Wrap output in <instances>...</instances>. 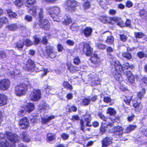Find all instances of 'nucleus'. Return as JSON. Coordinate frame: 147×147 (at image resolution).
<instances>
[{
    "label": "nucleus",
    "mask_w": 147,
    "mask_h": 147,
    "mask_svg": "<svg viewBox=\"0 0 147 147\" xmlns=\"http://www.w3.org/2000/svg\"><path fill=\"white\" fill-rule=\"evenodd\" d=\"M103 101L105 103H108L112 101L111 98L109 96H105L103 98Z\"/></svg>",
    "instance_id": "69168bd1"
},
{
    "label": "nucleus",
    "mask_w": 147,
    "mask_h": 147,
    "mask_svg": "<svg viewBox=\"0 0 147 147\" xmlns=\"http://www.w3.org/2000/svg\"><path fill=\"white\" fill-rule=\"evenodd\" d=\"M49 15L54 21L59 22V19L58 15L60 12L59 8L57 6H53L50 7L49 9Z\"/></svg>",
    "instance_id": "423d86ee"
},
{
    "label": "nucleus",
    "mask_w": 147,
    "mask_h": 147,
    "mask_svg": "<svg viewBox=\"0 0 147 147\" xmlns=\"http://www.w3.org/2000/svg\"><path fill=\"white\" fill-rule=\"evenodd\" d=\"M24 0H15L13 2V4L18 8H21L24 4Z\"/></svg>",
    "instance_id": "4c0bfd02"
},
{
    "label": "nucleus",
    "mask_w": 147,
    "mask_h": 147,
    "mask_svg": "<svg viewBox=\"0 0 147 147\" xmlns=\"http://www.w3.org/2000/svg\"><path fill=\"white\" fill-rule=\"evenodd\" d=\"M70 28L72 32H78L79 30L80 26L77 23L74 22L71 24Z\"/></svg>",
    "instance_id": "473e14b6"
},
{
    "label": "nucleus",
    "mask_w": 147,
    "mask_h": 147,
    "mask_svg": "<svg viewBox=\"0 0 147 147\" xmlns=\"http://www.w3.org/2000/svg\"><path fill=\"white\" fill-rule=\"evenodd\" d=\"M57 49L59 52H61L63 49V47L61 44H58L57 45Z\"/></svg>",
    "instance_id": "338daca9"
},
{
    "label": "nucleus",
    "mask_w": 147,
    "mask_h": 147,
    "mask_svg": "<svg viewBox=\"0 0 147 147\" xmlns=\"http://www.w3.org/2000/svg\"><path fill=\"white\" fill-rule=\"evenodd\" d=\"M8 19L5 17H2L0 18V23L3 25L8 23Z\"/></svg>",
    "instance_id": "864d4df0"
},
{
    "label": "nucleus",
    "mask_w": 147,
    "mask_h": 147,
    "mask_svg": "<svg viewBox=\"0 0 147 147\" xmlns=\"http://www.w3.org/2000/svg\"><path fill=\"white\" fill-rule=\"evenodd\" d=\"M97 48L100 50H104L105 49L106 45L104 44L100 43H97L96 44Z\"/></svg>",
    "instance_id": "09e8293b"
},
{
    "label": "nucleus",
    "mask_w": 147,
    "mask_h": 147,
    "mask_svg": "<svg viewBox=\"0 0 147 147\" xmlns=\"http://www.w3.org/2000/svg\"><path fill=\"white\" fill-rule=\"evenodd\" d=\"M137 127V126L136 125H129L125 128V131L127 133H129L131 131L135 130Z\"/></svg>",
    "instance_id": "cd10ccee"
},
{
    "label": "nucleus",
    "mask_w": 147,
    "mask_h": 147,
    "mask_svg": "<svg viewBox=\"0 0 147 147\" xmlns=\"http://www.w3.org/2000/svg\"><path fill=\"white\" fill-rule=\"evenodd\" d=\"M26 107L27 109L26 111L28 113L32 111L35 108L34 104L32 102L28 103L26 106Z\"/></svg>",
    "instance_id": "c756f323"
},
{
    "label": "nucleus",
    "mask_w": 147,
    "mask_h": 147,
    "mask_svg": "<svg viewBox=\"0 0 147 147\" xmlns=\"http://www.w3.org/2000/svg\"><path fill=\"white\" fill-rule=\"evenodd\" d=\"M90 56L89 60L92 64L96 65L100 61V59L97 54L94 53L93 55H91Z\"/></svg>",
    "instance_id": "412c9836"
},
{
    "label": "nucleus",
    "mask_w": 147,
    "mask_h": 147,
    "mask_svg": "<svg viewBox=\"0 0 147 147\" xmlns=\"http://www.w3.org/2000/svg\"><path fill=\"white\" fill-rule=\"evenodd\" d=\"M84 119V121L86 122V125L88 127H91L92 125L90 124L91 121L92 120L91 114L86 113L82 115Z\"/></svg>",
    "instance_id": "6ab92c4d"
},
{
    "label": "nucleus",
    "mask_w": 147,
    "mask_h": 147,
    "mask_svg": "<svg viewBox=\"0 0 147 147\" xmlns=\"http://www.w3.org/2000/svg\"><path fill=\"white\" fill-rule=\"evenodd\" d=\"M80 129L83 132H84V121L82 119H81L80 120Z\"/></svg>",
    "instance_id": "052dcab7"
},
{
    "label": "nucleus",
    "mask_w": 147,
    "mask_h": 147,
    "mask_svg": "<svg viewBox=\"0 0 147 147\" xmlns=\"http://www.w3.org/2000/svg\"><path fill=\"white\" fill-rule=\"evenodd\" d=\"M28 89V85L21 83L15 86L14 94L18 96H23L26 94Z\"/></svg>",
    "instance_id": "7ed1b4c3"
},
{
    "label": "nucleus",
    "mask_w": 147,
    "mask_h": 147,
    "mask_svg": "<svg viewBox=\"0 0 147 147\" xmlns=\"http://www.w3.org/2000/svg\"><path fill=\"white\" fill-rule=\"evenodd\" d=\"M122 56L123 58L127 60H129L132 58L131 54L128 51L122 53Z\"/></svg>",
    "instance_id": "72a5a7b5"
},
{
    "label": "nucleus",
    "mask_w": 147,
    "mask_h": 147,
    "mask_svg": "<svg viewBox=\"0 0 147 147\" xmlns=\"http://www.w3.org/2000/svg\"><path fill=\"white\" fill-rule=\"evenodd\" d=\"M107 113L110 115H114L116 114V112L113 108L109 107L107 110Z\"/></svg>",
    "instance_id": "a19ab883"
},
{
    "label": "nucleus",
    "mask_w": 147,
    "mask_h": 147,
    "mask_svg": "<svg viewBox=\"0 0 147 147\" xmlns=\"http://www.w3.org/2000/svg\"><path fill=\"white\" fill-rule=\"evenodd\" d=\"M125 74L127 78V82L129 84H132L135 83V76L132 74L131 71H126Z\"/></svg>",
    "instance_id": "a211bd4d"
},
{
    "label": "nucleus",
    "mask_w": 147,
    "mask_h": 147,
    "mask_svg": "<svg viewBox=\"0 0 147 147\" xmlns=\"http://www.w3.org/2000/svg\"><path fill=\"white\" fill-rule=\"evenodd\" d=\"M113 130V134L119 137L120 141H125L128 140L127 138L122 136L123 129L121 126L117 125L114 126Z\"/></svg>",
    "instance_id": "6e6552de"
},
{
    "label": "nucleus",
    "mask_w": 147,
    "mask_h": 147,
    "mask_svg": "<svg viewBox=\"0 0 147 147\" xmlns=\"http://www.w3.org/2000/svg\"><path fill=\"white\" fill-rule=\"evenodd\" d=\"M134 34L136 38H142L144 36V34L141 32H135Z\"/></svg>",
    "instance_id": "8fccbe9b"
},
{
    "label": "nucleus",
    "mask_w": 147,
    "mask_h": 147,
    "mask_svg": "<svg viewBox=\"0 0 147 147\" xmlns=\"http://www.w3.org/2000/svg\"><path fill=\"white\" fill-rule=\"evenodd\" d=\"M104 124L102 123L99 128L100 132L102 134L106 132L107 130V126H104Z\"/></svg>",
    "instance_id": "a18cd8bd"
},
{
    "label": "nucleus",
    "mask_w": 147,
    "mask_h": 147,
    "mask_svg": "<svg viewBox=\"0 0 147 147\" xmlns=\"http://www.w3.org/2000/svg\"><path fill=\"white\" fill-rule=\"evenodd\" d=\"M8 100L7 96L3 94L0 93V106L6 105Z\"/></svg>",
    "instance_id": "4be33fe9"
},
{
    "label": "nucleus",
    "mask_w": 147,
    "mask_h": 147,
    "mask_svg": "<svg viewBox=\"0 0 147 147\" xmlns=\"http://www.w3.org/2000/svg\"><path fill=\"white\" fill-rule=\"evenodd\" d=\"M135 117L134 115L132 114L131 115L128 116L127 117V120L129 122H131L134 120Z\"/></svg>",
    "instance_id": "0e129e2a"
},
{
    "label": "nucleus",
    "mask_w": 147,
    "mask_h": 147,
    "mask_svg": "<svg viewBox=\"0 0 147 147\" xmlns=\"http://www.w3.org/2000/svg\"><path fill=\"white\" fill-rule=\"evenodd\" d=\"M30 100L33 101H37L40 100L41 97V91L40 90L34 89L29 95Z\"/></svg>",
    "instance_id": "0eeeda50"
},
{
    "label": "nucleus",
    "mask_w": 147,
    "mask_h": 147,
    "mask_svg": "<svg viewBox=\"0 0 147 147\" xmlns=\"http://www.w3.org/2000/svg\"><path fill=\"white\" fill-rule=\"evenodd\" d=\"M5 134L7 139L12 143H9L6 140L4 142H0V147H15V144L19 141V136L9 131L6 132Z\"/></svg>",
    "instance_id": "f03ea898"
},
{
    "label": "nucleus",
    "mask_w": 147,
    "mask_h": 147,
    "mask_svg": "<svg viewBox=\"0 0 147 147\" xmlns=\"http://www.w3.org/2000/svg\"><path fill=\"white\" fill-rule=\"evenodd\" d=\"M146 92V90L145 88H143L141 89V91H140L138 92L137 93V96L138 97L139 99H140L141 100L142 98Z\"/></svg>",
    "instance_id": "79ce46f5"
},
{
    "label": "nucleus",
    "mask_w": 147,
    "mask_h": 147,
    "mask_svg": "<svg viewBox=\"0 0 147 147\" xmlns=\"http://www.w3.org/2000/svg\"><path fill=\"white\" fill-rule=\"evenodd\" d=\"M90 1H85L83 4V7L84 9H86L90 8Z\"/></svg>",
    "instance_id": "bf43d9fd"
},
{
    "label": "nucleus",
    "mask_w": 147,
    "mask_h": 147,
    "mask_svg": "<svg viewBox=\"0 0 147 147\" xmlns=\"http://www.w3.org/2000/svg\"><path fill=\"white\" fill-rule=\"evenodd\" d=\"M137 55V56L140 59L146 58L147 57V54L146 53H145L144 52L142 51H139L138 52Z\"/></svg>",
    "instance_id": "de8ad7c7"
},
{
    "label": "nucleus",
    "mask_w": 147,
    "mask_h": 147,
    "mask_svg": "<svg viewBox=\"0 0 147 147\" xmlns=\"http://www.w3.org/2000/svg\"><path fill=\"white\" fill-rule=\"evenodd\" d=\"M11 82L8 79H3L0 80V90L5 91L10 87Z\"/></svg>",
    "instance_id": "ddd939ff"
},
{
    "label": "nucleus",
    "mask_w": 147,
    "mask_h": 147,
    "mask_svg": "<svg viewBox=\"0 0 147 147\" xmlns=\"http://www.w3.org/2000/svg\"><path fill=\"white\" fill-rule=\"evenodd\" d=\"M40 10V12L38 13V16L39 18V20L42 19L43 18V10L42 8H38Z\"/></svg>",
    "instance_id": "680f3d73"
},
{
    "label": "nucleus",
    "mask_w": 147,
    "mask_h": 147,
    "mask_svg": "<svg viewBox=\"0 0 147 147\" xmlns=\"http://www.w3.org/2000/svg\"><path fill=\"white\" fill-rule=\"evenodd\" d=\"M91 100L90 98L85 97L82 100L81 105L84 106H86L90 104Z\"/></svg>",
    "instance_id": "f704fd0d"
},
{
    "label": "nucleus",
    "mask_w": 147,
    "mask_h": 147,
    "mask_svg": "<svg viewBox=\"0 0 147 147\" xmlns=\"http://www.w3.org/2000/svg\"><path fill=\"white\" fill-rule=\"evenodd\" d=\"M32 7L29 9L28 12L30 13L33 16H35L36 14V10L37 7L36 6H32Z\"/></svg>",
    "instance_id": "c03bdc74"
},
{
    "label": "nucleus",
    "mask_w": 147,
    "mask_h": 147,
    "mask_svg": "<svg viewBox=\"0 0 147 147\" xmlns=\"http://www.w3.org/2000/svg\"><path fill=\"white\" fill-rule=\"evenodd\" d=\"M6 28L8 30L14 32L18 28V25L17 24H11L7 25Z\"/></svg>",
    "instance_id": "a878e982"
},
{
    "label": "nucleus",
    "mask_w": 147,
    "mask_h": 147,
    "mask_svg": "<svg viewBox=\"0 0 147 147\" xmlns=\"http://www.w3.org/2000/svg\"><path fill=\"white\" fill-rule=\"evenodd\" d=\"M25 45L27 47H29L33 45V42L29 39H26L25 41Z\"/></svg>",
    "instance_id": "6e6d98bb"
},
{
    "label": "nucleus",
    "mask_w": 147,
    "mask_h": 147,
    "mask_svg": "<svg viewBox=\"0 0 147 147\" xmlns=\"http://www.w3.org/2000/svg\"><path fill=\"white\" fill-rule=\"evenodd\" d=\"M114 68L115 72L113 74V77L116 80L120 82L123 80L122 74L124 73V71L129 69H132L134 66L127 62H125L121 65L119 61L117 60L114 62Z\"/></svg>",
    "instance_id": "f257e3e1"
},
{
    "label": "nucleus",
    "mask_w": 147,
    "mask_h": 147,
    "mask_svg": "<svg viewBox=\"0 0 147 147\" xmlns=\"http://www.w3.org/2000/svg\"><path fill=\"white\" fill-rule=\"evenodd\" d=\"M141 133L143 135L147 138V128L142 129L141 131Z\"/></svg>",
    "instance_id": "774afa93"
},
{
    "label": "nucleus",
    "mask_w": 147,
    "mask_h": 147,
    "mask_svg": "<svg viewBox=\"0 0 147 147\" xmlns=\"http://www.w3.org/2000/svg\"><path fill=\"white\" fill-rule=\"evenodd\" d=\"M80 4V3L75 0H66L65 3L66 9L71 13L75 11L76 7Z\"/></svg>",
    "instance_id": "39448f33"
},
{
    "label": "nucleus",
    "mask_w": 147,
    "mask_h": 147,
    "mask_svg": "<svg viewBox=\"0 0 147 147\" xmlns=\"http://www.w3.org/2000/svg\"><path fill=\"white\" fill-rule=\"evenodd\" d=\"M109 32L111 35L112 32H109V31H106L102 33V34H104L106 32ZM114 42V38L113 36L111 35L107 36V38L105 40V43L108 45H111L113 44Z\"/></svg>",
    "instance_id": "aec40b11"
},
{
    "label": "nucleus",
    "mask_w": 147,
    "mask_h": 147,
    "mask_svg": "<svg viewBox=\"0 0 147 147\" xmlns=\"http://www.w3.org/2000/svg\"><path fill=\"white\" fill-rule=\"evenodd\" d=\"M54 48L50 45L46 46L45 47V51H43L42 55L44 57H48L52 59L55 58L57 56V52L55 51Z\"/></svg>",
    "instance_id": "20e7f679"
},
{
    "label": "nucleus",
    "mask_w": 147,
    "mask_h": 147,
    "mask_svg": "<svg viewBox=\"0 0 147 147\" xmlns=\"http://www.w3.org/2000/svg\"><path fill=\"white\" fill-rule=\"evenodd\" d=\"M73 63L77 65H78L81 62L80 60L79 57L75 56L73 59Z\"/></svg>",
    "instance_id": "603ef678"
},
{
    "label": "nucleus",
    "mask_w": 147,
    "mask_h": 147,
    "mask_svg": "<svg viewBox=\"0 0 147 147\" xmlns=\"http://www.w3.org/2000/svg\"><path fill=\"white\" fill-rule=\"evenodd\" d=\"M18 125L22 129H27L29 127L30 124L28 118L24 117L20 119L18 121Z\"/></svg>",
    "instance_id": "9b49d317"
},
{
    "label": "nucleus",
    "mask_w": 147,
    "mask_h": 147,
    "mask_svg": "<svg viewBox=\"0 0 147 147\" xmlns=\"http://www.w3.org/2000/svg\"><path fill=\"white\" fill-rule=\"evenodd\" d=\"M119 36L120 39L121 41L125 42L127 41V37L124 34H120Z\"/></svg>",
    "instance_id": "5fc2aeb1"
},
{
    "label": "nucleus",
    "mask_w": 147,
    "mask_h": 147,
    "mask_svg": "<svg viewBox=\"0 0 147 147\" xmlns=\"http://www.w3.org/2000/svg\"><path fill=\"white\" fill-rule=\"evenodd\" d=\"M107 55L108 56L112 57V53L113 51V49L110 46H108L106 48Z\"/></svg>",
    "instance_id": "37998d69"
},
{
    "label": "nucleus",
    "mask_w": 147,
    "mask_h": 147,
    "mask_svg": "<svg viewBox=\"0 0 147 147\" xmlns=\"http://www.w3.org/2000/svg\"><path fill=\"white\" fill-rule=\"evenodd\" d=\"M62 86L67 90H71L73 89L72 86L69 84L67 81H63L62 84Z\"/></svg>",
    "instance_id": "58836bf2"
},
{
    "label": "nucleus",
    "mask_w": 147,
    "mask_h": 147,
    "mask_svg": "<svg viewBox=\"0 0 147 147\" xmlns=\"http://www.w3.org/2000/svg\"><path fill=\"white\" fill-rule=\"evenodd\" d=\"M77 108L75 105H72L68 109V111L69 112H76L77 111Z\"/></svg>",
    "instance_id": "e2e57ef3"
},
{
    "label": "nucleus",
    "mask_w": 147,
    "mask_h": 147,
    "mask_svg": "<svg viewBox=\"0 0 147 147\" xmlns=\"http://www.w3.org/2000/svg\"><path fill=\"white\" fill-rule=\"evenodd\" d=\"M65 65L67 70L71 73H75L78 70V67L74 65L70 62H67Z\"/></svg>",
    "instance_id": "f3484780"
},
{
    "label": "nucleus",
    "mask_w": 147,
    "mask_h": 147,
    "mask_svg": "<svg viewBox=\"0 0 147 147\" xmlns=\"http://www.w3.org/2000/svg\"><path fill=\"white\" fill-rule=\"evenodd\" d=\"M15 47L17 48L18 49H22L24 46V42L20 40L15 43Z\"/></svg>",
    "instance_id": "e433bc0d"
},
{
    "label": "nucleus",
    "mask_w": 147,
    "mask_h": 147,
    "mask_svg": "<svg viewBox=\"0 0 147 147\" xmlns=\"http://www.w3.org/2000/svg\"><path fill=\"white\" fill-rule=\"evenodd\" d=\"M139 16L142 19L147 17V11L144 9H140L138 12Z\"/></svg>",
    "instance_id": "c85d7f7f"
},
{
    "label": "nucleus",
    "mask_w": 147,
    "mask_h": 147,
    "mask_svg": "<svg viewBox=\"0 0 147 147\" xmlns=\"http://www.w3.org/2000/svg\"><path fill=\"white\" fill-rule=\"evenodd\" d=\"M39 26L42 30L48 31L50 29V24L47 19L39 20Z\"/></svg>",
    "instance_id": "f8f14e48"
},
{
    "label": "nucleus",
    "mask_w": 147,
    "mask_h": 147,
    "mask_svg": "<svg viewBox=\"0 0 147 147\" xmlns=\"http://www.w3.org/2000/svg\"><path fill=\"white\" fill-rule=\"evenodd\" d=\"M35 0H26V6L27 7H30L33 6L36 3Z\"/></svg>",
    "instance_id": "ea45409f"
},
{
    "label": "nucleus",
    "mask_w": 147,
    "mask_h": 147,
    "mask_svg": "<svg viewBox=\"0 0 147 147\" xmlns=\"http://www.w3.org/2000/svg\"><path fill=\"white\" fill-rule=\"evenodd\" d=\"M20 136L22 141L24 142H28L30 141V138L29 137L27 132L25 131H23Z\"/></svg>",
    "instance_id": "b1692460"
},
{
    "label": "nucleus",
    "mask_w": 147,
    "mask_h": 147,
    "mask_svg": "<svg viewBox=\"0 0 147 147\" xmlns=\"http://www.w3.org/2000/svg\"><path fill=\"white\" fill-rule=\"evenodd\" d=\"M82 50L84 52H86L85 54L87 57H90L92 55L93 49L90 45V42H86L84 43Z\"/></svg>",
    "instance_id": "9d476101"
},
{
    "label": "nucleus",
    "mask_w": 147,
    "mask_h": 147,
    "mask_svg": "<svg viewBox=\"0 0 147 147\" xmlns=\"http://www.w3.org/2000/svg\"><path fill=\"white\" fill-rule=\"evenodd\" d=\"M33 38L34 39V43L35 45H38L40 42V38H38L37 35H35L33 36Z\"/></svg>",
    "instance_id": "4d7b16f0"
},
{
    "label": "nucleus",
    "mask_w": 147,
    "mask_h": 147,
    "mask_svg": "<svg viewBox=\"0 0 147 147\" xmlns=\"http://www.w3.org/2000/svg\"><path fill=\"white\" fill-rule=\"evenodd\" d=\"M35 67L36 65L34 61L30 59H28L25 65L26 69L28 71H32Z\"/></svg>",
    "instance_id": "4468645a"
},
{
    "label": "nucleus",
    "mask_w": 147,
    "mask_h": 147,
    "mask_svg": "<svg viewBox=\"0 0 147 147\" xmlns=\"http://www.w3.org/2000/svg\"><path fill=\"white\" fill-rule=\"evenodd\" d=\"M56 137V135L55 133H49L47 134L46 140L47 142H50L55 140Z\"/></svg>",
    "instance_id": "393cba45"
},
{
    "label": "nucleus",
    "mask_w": 147,
    "mask_h": 147,
    "mask_svg": "<svg viewBox=\"0 0 147 147\" xmlns=\"http://www.w3.org/2000/svg\"><path fill=\"white\" fill-rule=\"evenodd\" d=\"M55 116L52 115L49 116L47 118H43L41 119V122L42 124H45L47 123L51 120L54 119Z\"/></svg>",
    "instance_id": "c9c22d12"
},
{
    "label": "nucleus",
    "mask_w": 147,
    "mask_h": 147,
    "mask_svg": "<svg viewBox=\"0 0 147 147\" xmlns=\"http://www.w3.org/2000/svg\"><path fill=\"white\" fill-rule=\"evenodd\" d=\"M111 18L106 16H102L101 18V21L104 23L111 24Z\"/></svg>",
    "instance_id": "7c9ffc66"
},
{
    "label": "nucleus",
    "mask_w": 147,
    "mask_h": 147,
    "mask_svg": "<svg viewBox=\"0 0 147 147\" xmlns=\"http://www.w3.org/2000/svg\"><path fill=\"white\" fill-rule=\"evenodd\" d=\"M113 140V138L111 137H105L101 141V147L109 146L112 143Z\"/></svg>",
    "instance_id": "2eb2a0df"
},
{
    "label": "nucleus",
    "mask_w": 147,
    "mask_h": 147,
    "mask_svg": "<svg viewBox=\"0 0 147 147\" xmlns=\"http://www.w3.org/2000/svg\"><path fill=\"white\" fill-rule=\"evenodd\" d=\"M140 81L145 86H147V76H142L141 79Z\"/></svg>",
    "instance_id": "13d9d810"
},
{
    "label": "nucleus",
    "mask_w": 147,
    "mask_h": 147,
    "mask_svg": "<svg viewBox=\"0 0 147 147\" xmlns=\"http://www.w3.org/2000/svg\"><path fill=\"white\" fill-rule=\"evenodd\" d=\"M64 20L62 22L63 25L65 26H68L72 22L71 17L68 15H66L64 17Z\"/></svg>",
    "instance_id": "5701e85b"
},
{
    "label": "nucleus",
    "mask_w": 147,
    "mask_h": 147,
    "mask_svg": "<svg viewBox=\"0 0 147 147\" xmlns=\"http://www.w3.org/2000/svg\"><path fill=\"white\" fill-rule=\"evenodd\" d=\"M126 93L127 95L125 96L123 98V101L126 105L130 106L131 104V100L133 97L132 93L130 90H128Z\"/></svg>",
    "instance_id": "dca6fc26"
},
{
    "label": "nucleus",
    "mask_w": 147,
    "mask_h": 147,
    "mask_svg": "<svg viewBox=\"0 0 147 147\" xmlns=\"http://www.w3.org/2000/svg\"><path fill=\"white\" fill-rule=\"evenodd\" d=\"M121 18L119 17H113L111 18V24L112 25L114 24L115 23H117V24L120 21Z\"/></svg>",
    "instance_id": "49530a36"
},
{
    "label": "nucleus",
    "mask_w": 147,
    "mask_h": 147,
    "mask_svg": "<svg viewBox=\"0 0 147 147\" xmlns=\"http://www.w3.org/2000/svg\"><path fill=\"white\" fill-rule=\"evenodd\" d=\"M7 12L10 18H18L17 14L14 12H13L11 9H7Z\"/></svg>",
    "instance_id": "2f4dec72"
},
{
    "label": "nucleus",
    "mask_w": 147,
    "mask_h": 147,
    "mask_svg": "<svg viewBox=\"0 0 147 147\" xmlns=\"http://www.w3.org/2000/svg\"><path fill=\"white\" fill-rule=\"evenodd\" d=\"M92 32V28L88 27H86L83 31L84 36L87 37H89L91 35Z\"/></svg>",
    "instance_id": "bb28decb"
},
{
    "label": "nucleus",
    "mask_w": 147,
    "mask_h": 147,
    "mask_svg": "<svg viewBox=\"0 0 147 147\" xmlns=\"http://www.w3.org/2000/svg\"><path fill=\"white\" fill-rule=\"evenodd\" d=\"M89 76V79L91 80V85L92 86H96L100 84L101 80L98 75L94 73L90 74Z\"/></svg>",
    "instance_id": "1a4fd4ad"
},
{
    "label": "nucleus",
    "mask_w": 147,
    "mask_h": 147,
    "mask_svg": "<svg viewBox=\"0 0 147 147\" xmlns=\"http://www.w3.org/2000/svg\"><path fill=\"white\" fill-rule=\"evenodd\" d=\"M124 23L125 27H129L131 28H133L131 24V20L130 19H127Z\"/></svg>",
    "instance_id": "3c124183"
}]
</instances>
